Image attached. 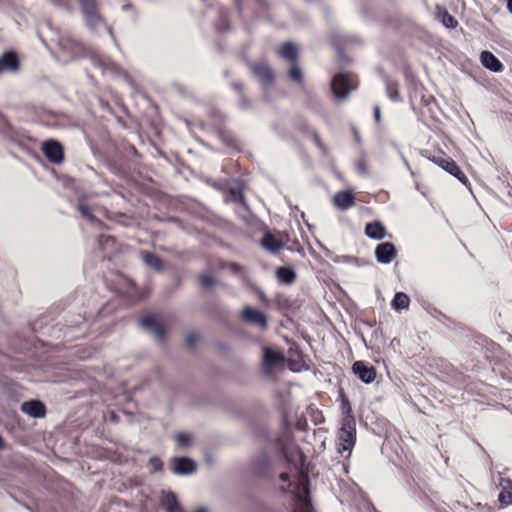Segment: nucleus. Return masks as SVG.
Masks as SVG:
<instances>
[{
  "mask_svg": "<svg viewBox=\"0 0 512 512\" xmlns=\"http://www.w3.org/2000/svg\"><path fill=\"white\" fill-rule=\"evenodd\" d=\"M284 354L282 351L266 347L263 350V369L268 375H272L273 371L284 365Z\"/></svg>",
  "mask_w": 512,
  "mask_h": 512,
  "instance_id": "obj_1",
  "label": "nucleus"
},
{
  "mask_svg": "<svg viewBox=\"0 0 512 512\" xmlns=\"http://www.w3.org/2000/svg\"><path fill=\"white\" fill-rule=\"evenodd\" d=\"M332 91L336 98L345 99L354 88L352 77L346 74H337L334 76L331 84Z\"/></svg>",
  "mask_w": 512,
  "mask_h": 512,
  "instance_id": "obj_2",
  "label": "nucleus"
},
{
  "mask_svg": "<svg viewBox=\"0 0 512 512\" xmlns=\"http://www.w3.org/2000/svg\"><path fill=\"white\" fill-rule=\"evenodd\" d=\"M307 495V478L305 476H301L299 485L295 491V512H311V506Z\"/></svg>",
  "mask_w": 512,
  "mask_h": 512,
  "instance_id": "obj_3",
  "label": "nucleus"
},
{
  "mask_svg": "<svg viewBox=\"0 0 512 512\" xmlns=\"http://www.w3.org/2000/svg\"><path fill=\"white\" fill-rule=\"evenodd\" d=\"M241 318L248 324L260 329L267 327V318L263 312L251 306H246L241 311Z\"/></svg>",
  "mask_w": 512,
  "mask_h": 512,
  "instance_id": "obj_4",
  "label": "nucleus"
},
{
  "mask_svg": "<svg viewBox=\"0 0 512 512\" xmlns=\"http://www.w3.org/2000/svg\"><path fill=\"white\" fill-rule=\"evenodd\" d=\"M355 429L350 421L345 422L339 433V451L350 450L354 445Z\"/></svg>",
  "mask_w": 512,
  "mask_h": 512,
  "instance_id": "obj_5",
  "label": "nucleus"
},
{
  "mask_svg": "<svg viewBox=\"0 0 512 512\" xmlns=\"http://www.w3.org/2000/svg\"><path fill=\"white\" fill-rule=\"evenodd\" d=\"M142 327L151 335H153L156 340L162 341L165 336L164 328L159 324L157 318L154 315H146L141 319Z\"/></svg>",
  "mask_w": 512,
  "mask_h": 512,
  "instance_id": "obj_6",
  "label": "nucleus"
},
{
  "mask_svg": "<svg viewBox=\"0 0 512 512\" xmlns=\"http://www.w3.org/2000/svg\"><path fill=\"white\" fill-rule=\"evenodd\" d=\"M263 248L271 253L279 252L286 244L281 234L266 233L261 241Z\"/></svg>",
  "mask_w": 512,
  "mask_h": 512,
  "instance_id": "obj_7",
  "label": "nucleus"
},
{
  "mask_svg": "<svg viewBox=\"0 0 512 512\" xmlns=\"http://www.w3.org/2000/svg\"><path fill=\"white\" fill-rule=\"evenodd\" d=\"M78 1L81 5L82 12H83L86 22L91 26L96 25L98 23V21L100 20L99 14L97 12L96 1L95 0H78Z\"/></svg>",
  "mask_w": 512,
  "mask_h": 512,
  "instance_id": "obj_8",
  "label": "nucleus"
},
{
  "mask_svg": "<svg viewBox=\"0 0 512 512\" xmlns=\"http://www.w3.org/2000/svg\"><path fill=\"white\" fill-rule=\"evenodd\" d=\"M43 152L51 162L60 163L63 160V149L57 141L48 140L44 142Z\"/></svg>",
  "mask_w": 512,
  "mask_h": 512,
  "instance_id": "obj_9",
  "label": "nucleus"
},
{
  "mask_svg": "<svg viewBox=\"0 0 512 512\" xmlns=\"http://www.w3.org/2000/svg\"><path fill=\"white\" fill-rule=\"evenodd\" d=\"M196 463L186 457H178L173 460V472L179 475H189L196 471Z\"/></svg>",
  "mask_w": 512,
  "mask_h": 512,
  "instance_id": "obj_10",
  "label": "nucleus"
},
{
  "mask_svg": "<svg viewBox=\"0 0 512 512\" xmlns=\"http://www.w3.org/2000/svg\"><path fill=\"white\" fill-rule=\"evenodd\" d=\"M353 372L365 383L372 382L376 377L375 369L362 361H356L353 364Z\"/></svg>",
  "mask_w": 512,
  "mask_h": 512,
  "instance_id": "obj_11",
  "label": "nucleus"
},
{
  "mask_svg": "<svg viewBox=\"0 0 512 512\" xmlns=\"http://www.w3.org/2000/svg\"><path fill=\"white\" fill-rule=\"evenodd\" d=\"M243 185L240 183V182H233L229 185V196H230V199L231 201L235 202V203H240L242 208H241V216L243 218L246 217V204L244 202V197H243Z\"/></svg>",
  "mask_w": 512,
  "mask_h": 512,
  "instance_id": "obj_12",
  "label": "nucleus"
},
{
  "mask_svg": "<svg viewBox=\"0 0 512 512\" xmlns=\"http://www.w3.org/2000/svg\"><path fill=\"white\" fill-rule=\"evenodd\" d=\"M395 252L394 245L390 242H386L377 246L375 255L379 262L390 263L395 256Z\"/></svg>",
  "mask_w": 512,
  "mask_h": 512,
  "instance_id": "obj_13",
  "label": "nucleus"
},
{
  "mask_svg": "<svg viewBox=\"0 0 512 512\" xmlns=\"http://www.w3.org/2000/svg\"><path fill=\"white\" fill-rule=\"evenodd\" d=\"M21 410L32 417L39 418L45 415V406L40 401H27L21 406Z\"/></svg>",
  "mask_w": 512,
  "mask_h": 512,
  "instance_id": "obj_14",
  "label": "nucleus"
},
{
  "mask_svg": "<svg viewBox=\"0 0 512 512\" xmlns=\"http://www.w3.org/2000/svg\"><path fill=\"white\" fill-rule=\"evenodd\" d=\"M255 76L264 84L272 82L274 74L269 66L265 63H256L252 66Z\"/></svg>",
  "mask_w": 512,
  "mask_h": 512,
  "instance_id": "obj_15",
  "label": "nucleus"
},
{
  "mask_svg": "<svg viewBox=\"0 0 512 512\" xmlns=\"http://www.w3.org/2000/svg\"><path fill=\"white\" fill-rule=\"evenodd\" d=\"M161 504L166 512H183L177 497L172 492H163L161 496Z\"/></svg>",
  "mask_w": 512,
  "mask_h": 512,
  "instance_id": "obj_16",
  "label": "nucleus"
},
{
  "mask_svg": "<svg viewBox=\"0 0 512 512\" xmlns=\"http://www.w3.org/2000/svg\"><path fill=\"white\" fill-rule=\"evenodd\" d=\"M437 163L444 170L458 178L462 183H467V177L454 161L448 159H440L439 161H437Z\"/></svg>",
  "mask_w": 512,
  "mask_h": 512,
  "instance_id": "obj_17",
  "label": "nucleus"
},
{
  "mask_svg": "<svg viewBox=\"0 0 512 512\" xmlns=\"http://www.w3.org/2000/svg\"><path fill=\"white\" fill-rule=\"evenodd\" d=\"M335 206L341 210H345L354 205V196L350 191H340L333 198Z\"/></svg>",
  "mask_w": 512,
  "mask_h": 512,
  "instance_id": "obj_18",
  "label": "nucleus"
},
{
  "mask_svg": "<svg viewBox=\"0 0 512 512\" xmlns=\"http://www.w3.org/2000/svg\"><path fill=\"white\" fill-rule=\"evenodd\" d=\"M482 65L492 71L498 72L502 69L500 61L489 51H483L480 56Z\"/></svg>",
  "mask_w": 512,
  "mask_h": 512,
  "instance_id": "obj_19",
  "label": "nucleus"
},
{
  "mask_svg": "<svg viewBox=\"0 0 512 512\" xmlns=\"http://www.w3.org/2000/svg\"><path fill=\"white\" fill-rule=\"evenodd\" d=\"M500 486L501 492L499 493V501L504 505L512 504V481L502 479Z\"/></svg>",
  "mask_w": 512,
  "mask_h": 512,
  "instance_id": "obj_20",
  "label": "nucleus"
},
{
  "mask_svg": "<svg viewBox=\"0 0 512 512\" xmlns=\"http://www.w3.org/2000/svg\"><path fill=\"white\" fill-rule=\"evenodd\" d=\"M278 52L284 59L293 62L298 56V47L292 42H287L280 46Z\"/></svg>",
  "mask_w": 512,
  "mask_h": 512,
  "instance_id": "obj_21",
  "label": "nucleus"
},
{
  "mask_svg": "<svg viewBox=\"0 0 512 512\" xmlns=\"http://www.w3.org/2000/svg\"><path fill=\"white\" fill-rule=\"evenodd\" d=\"M365 234L369 238L382 239L385 236V228L379 222L368 223L365 227Z\"/></svg>",
  "mask_w": 512,
  "mask_h": 512,
  "instance_id": "obj_22",
  "label": "nucleus"
},
{
  "mask_svg": "<svg viewBox=\"0 0 512 512\" xmlns=\"http://www.w3.org/2000/svg\"><path fill=\"white\" fill-rule=\"evenodd\" d=\"M18 66V59L16 54L12 52L5 53L0 60V71L7 70H16Z\"/></svg>",
  "mask_w": 512,
  "mask_h": 512,
  "instance_id": "obj_23",
  "label": "nucleus"
},
{
  "mask_svg": "<svg viewBox=\"0 0 512 512\" xmlns=\"http://www.w3.org/2000/svg\"><path fill=\"white\" fill-rule=\"evenodd\" d=\"M277 279L284 284H291L294 282L296 274L292 268L281 267L276 271Z\"/></svg>",
  "mask_w": 512,
  "mask_h": 512,
  "instance_id": "obj_24",
  "label": "nucleus"
},
{
  "mask_svg": "<svg viewBox=\"0 0 512 512\" xmlns=\"http://www.w3.org/2000/svg\"><path fill=\"white\" fill-rule=\"evenodd\" d=\"M409 297L404 293H397L392 301V306L396 309H405L409 306Z\"/></svg>",
  "mask_w": 512,
  "mask_h": 512,
  "instance_id": "obj_25",
  "label": "nucleus"
},
{
  "mask_svg": "<svg viewBox=\"0 0 512 512\" xmlns=\"http://www.w3.org/2000/svg\"><path fill=\"white\" fill-rule=\"evenodd\" d=\"M142 258L147 266H149L155 270L161 269V261L156 255H154L152 253H144Z\"/></svg>",
  "mask_w": 512,
  "mask_h": 512,
  "instance_id": "obj_26",
  "label": "nucleus"
},
{
  "mask_svg": "<svg viewBox=\"0 0 512 512\" xmlns=\"http://www.w3.org/2000/svg\"><path fill=\"white\" fill-rule=\"evenodd\" d=\"M200 283L204 289L211 290L217 281L212 273L205 272L200 276Z\"/></svg>",
  "mask_w": 512,
  "mask_h": 512,
  "instance_id": "obj_27",
  "label": "nucleus"
},
{
  "mask_svg": "<svg viewBox=\"0 0 512 512\" xmlns=\"http://www.w3.org/2000/svg\"><path fill=\"white\" fill-rule=\"evenodd\" d=\"M438 17L441 19L443 25L447 28H455L458 22L451 16L446 10H441L438 13Z\"/></svg>",
  "mask_w": 512,
  "mask_h": 512,
  "instance_id": "obj_28",
  "label": "nucleus"
},
{
  "mask_svg": "<svg viewBox=\"0 0 512 512\" xmlns=\"http://www.w3.org/2000/svg\"><path fill=\"white\" fill-rule=\"evenodd\" d=\"M192 434L188 432H179L175 435V441L181 447H187L192 443Z\"/></svg>",
  "mask_w": 512,
  "mask_h": 512,
  "instance_id": "obj_29",
  "label": "nucleus"
},
{
  "mask_svg": "<svg viewBox=\"0 0 512 512\" xmlns=\"http://www.w3.org/2000/svg\"><path fill=\"white\" fill-rule=\"evenodd\" d=\"M289 77L295 81V82H301L302 81V71L298 65L295 63L292 65V67L289 70Z\"/></svg>",
  "mask_w": 512,
  "mask_h": 512,
  "instance_id": "obj_30",
  "label": "nucleus"
},
{
  "mask_svg": "<svg viewBox=\"0 0 512 512\" xmlns=\"http://www.w3.org/2000/svg\"><path fill=\"white\" fill-rule=\"evenodd\" d=\"M149 464H150L151 468L153 469V471L162 470L163 463H162L161 459L158 457H152L149 461Z\"/></svg>",
  "mask_w": 512,
  "mask_h": 512,
  "instance_id": "obj_31",
  "label": "nucleus"
},
{
  "mask_svg": "<svg viewBox=\"0 0 512 512\" xmlns=\"http://www.w3.org/2000/svg\"><path fill=\"white\" fill-rule=\"evenodd\" d=\"M387 93L392 100H396L398 98V91L394 84H387Z\"/></svg>",
  "mask_w": 512,
  "mask_h": 512,
  "instance_id": "obj_32",
  "label": "nucleus"
},
{
  "mask_svg": "<svg viewBox=\"0 0 512 512\" xmlns=\"http://www.w3.org/2000/svg\"><path fill=\"white\" fill-rule=\"evenodd\" d=\"M198 339V335L194 332H190L186 335L185 341L188 346H193Z\"/></svg>",
  "mask_w": 512,
  "mask_h": 512,
  "instance_id": "obj_33",
  "label": "nucleus"
},
{
  "mask_svg": "<svg viewBox=\"0 0 512 512\" xmlns=\"http://www.w3.org/2000/svg\"><path fill=\"white\" fill-rule=\"evenodd\" d=\"M79 211L82 213L83 216L87 217L88 219H90V220L93 219V216L91 215L88 207L85 204H83V203L79 204Z\"/></svg>",
  "mask_w": 512,
  "mask_h": 512,
  "instance_id": "obj_34",
  "label": "nucleus"
},
{
  "mask_svg": "<svg viewBox=\"0 0 512 512\" xmlns=\"http://www.w3.org/2000/svg\"><path fill=\"white\" fill-rule=\"evenodd\" d=\"M226 268H229V270L234 274H241L242 267L237 265L236 263H230L229 265H226Z\"/></svg>",
  "mask_w": 512,
  "mask_h": 512,
  "instance_id": "obj_35",
  "label": "nucleus"
},
{
  "mask_svg": "<svg viewBox=\"0 0 512 512\" xmlns=\"http://www.w3.org/2000/svg\"><path fill=\"white\" fill-rule=\"evenodd\" d=\"M374 116H375L376 122L379 123L380 120H381V111H380V107L379 106L375 107V109H374Z\"/></svg>",
  "mask_w": 512,
  "mask_h": 512,
  "instance_id": "obj_36",
  "label": "nucleus"
},
{
  "mask_svg": "<svg viewBox=\"0 0 512 512\" xmlns=\"http://www.w3.org/2000/svg\"><path fill=\"white\" fill-rule=\"evenodd\" d=\"M280 479H281L283 482L288 481V474H286V473H282V474L280 475Z\"/></svg>",
  "mask_w": 512,
  "mask_h": 512,
  "instance_id": "obj_37",
  "label": "nucleus"
},
{
  "mask_svg": "<svg viewBox=\"0 0 512 512\" xmlns=\"http://www.w3.org/2000/svg\"><path fill=\"white\" fill-rule=\"evenodd\" d=\"M194 512H209V510L205 507H200V508L196 509Z\"/></svg>",
  "mask_w": 512,
  "mask_h": 512,
  "instance_id": "obj_38",
  "label": "nucleus"
},
{
  "mask_svg": "<svg viewBox=\"0 0 512 512\" xmlns=\"http://www.w3.org/2000/svg\"><path fill=\"white\" fill-rule=\"evenodd\" d=\"M507 1V8L512 13V0H506Z\"/></svg>",
  "mask_w": 512,
  "mask_h": 512,
  "instance_id": "obj_39",
  "label": "nucleus"
}]
</instances>
